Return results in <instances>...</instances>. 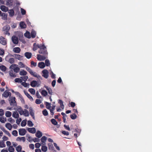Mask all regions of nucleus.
Listing matches in <instances>:
<instances>
[{
  "instance_id": "f257e3e1",
  "label": "nucleus",
  "mask_w": 152,
  "mask_h": 152,
  "mask_svg": "<svg viewBox=\"0 0 152 152\" xmlns=\"http://www.w3.org/2000/svg\"><path fill=\"white\" fill-rule=\"evenodd\" d=\"M39 49L38 52L40 54H42L48 57V52L46 46L44 44H41V45L39 47Z\"/></svg>"
},
{
  "instance_id": "f03ea898",
  "label": "nucleus",
  "mask_w": 152,
  "mask_h": 152,
  "mask_svg": "<svg viewBox=\"0 0 152 152\" xmlns=\"http://www.w3.org/2000/svg\"><path fill=\"white\" fill-rule=\"evenodd\" d=\"M12 56L11 54L7 56L5 58V60L11 64H13L14 62V59L13 58H10V57Z\"/></svg>"
},
{
  "instance_id": "7ed1b4c3",
  "label": "nucleus",
  "mask_w": 152,
  "mask_h": 152,
  "mask_svg": "<svg viewBox=\"0 0 152 152\" xmlns=\"http://www.w3.org/2000/svg\"><path fill=\"white\" fill-rule=\"evenodd\" d=\"M15 100V98L14 97L10 98L9 101L11 106L13 107L16 105L17 104Z\"/></svg>"
},
{
  "instance_id": "20e7f679",
  "label": "nucleus",
  "mask_w": 152,
  "mask_h": 152,
  "mask_svg": "<svg viewBox=\"0 0 152 152\" xmlns=\"http://www.w3.org/2000/svg\"><path fill=\"white\" fill-rule=\"evenodd\" d=\"M3 31H5V34H7L9 36L10 35V33L9 32V31L10 29V26L8 25H7L4 26L3 28Z\"/></svg>"
},
{
  "instance_id": "39448f33",
  "label": "nucleus",
  "mask_w": 152,
  "mask_h": 152,
  "mask_svg": "<svg viewBox=\"0 0 152 152\" xmlns=\"http://www.w3.org/2000/svg\"><path fill=\"white\" fill-rule=\"evenodd\" d=\"M48 57L44 55L37 54V59L39 61H44Z\"/></svg>"
},
{
  "instance_id": "423d86ee",
  "label": "nucleus",
  "mask_w": 152,
  "mask_h": 152,
  "mask_svg": "<svg viewBox=\"0 0 152 152\" xmlns=\"http://www.w3.org/2000/svg\"><path fill=\"white\" fill-rule=\"evenodd\" d=\"M0 43L3 45H5L7 44L6 40L2 36L0 37Z\"/></svg>"
},
{
  "instance_id": "0eeeda50",
  "label": "nucleus",
  "mask_w": 152,
  "mask_h": 152,
  "mask_svg": "<svg viewBox=\"0 0 152 152\" xmlns=\"http://www.w3.org/2000/svg\"><path fill=\"white\" fill-rule=\"evenodd\" d=\"M43 75L42 76L45 78H47L48 77V72L46 69L43 70L42 72Z\"/></svg>"
},
{
  "instance_id": "6e6552de",
  "label": "nucleus",
  "mask_w": 152,
  "mask_h": 152,
  "mask_svg": "<svg viewBox=\"0 0 152 152\" xmlns=\"http://www.w3.org/2000/svg\"><path fill=\"white\" fill-rule=\"evenodd\" d=\"M26 131L24 129H20L19 130V133L20 135L21 136L24 135L26 133Z\"/></svg>"
},
{
  "instance_id": "1a4fd4ad",
  "label": "nucleus",
  "mask_w": 152,
  "mask_h": 152,
  "mask_svg": "<svg viewBox=\"0 0 152 152\" xmlns=\"http://www.w3.org/2000/svg\"><path fill=\"white\" fill-rule=\"evenodd\" d=\"M12 39L13 42L15 44H18V38L15 36H13L12 38Z\"/></svg>"
},
{
  "instance_id": "9d476101",
  "label": "nucleus",
  "mask_w": 152,
  "mask_h": 152,
  "mask_svg": "<svg viewBox=\"0 0 152 152\" xmlns=\"http://www.w3.org/2000/svg\"><path fill=\"white\" fill-rule=\"evenodd\" d=\"M27 130L29 132L32 134H34L36 132V129L34 127L28 128Z\"/></svg>"
},
{
  "instance_id": "9b49d317",
  "label": "nucleus",
  "mask_w": 152,
  "mask_h": 152,
  "mask_svg": "<svg viewBox=\"0 0 152 152\" xmlns=\"http://www.w3.org/2000/svg\"><path fill=\"white\" fill-rule=\"evenodd\" d=\"M6 5L8 7L12 6L13 5V0H7Z\"/></svg>"
},
{
  "instance_id": "f8f14e48",
  "label": "nucleus",
  "mask_w": 152,
  "mask_h": 152,
  "mask_svg": "<svg viewBox=\"0 0 152 152\" xmlns=\"http://www.w3.org/2000/svg\"><path fill=\"white\" fill-rule=\"evenodd\" d=\"M41 44L37 45L36 43H35L33 44V50L34 51L36 50L38 48H39V47L41 46Z\"/></svg>"
},
{
  "instance_id": "ddd939ff",
  "label": "nucleus",
  "mask_w": 152,
  "mask_h": 152,
  "mask_svg": "<svg viewBox=\"0 0 152 152\" xmlns=\"http://www.w3.org/2000/svg\"><path fill=\"white\" fill-rule=\"evenodd\" d=\"M0 9L2 11L4 12H7L8 10V7H6L4 5L1 6L0 7Z\"/></svg>"
},
{
  "instance_id": "4468645a",
  "label": "nucleus",
  "mask_w": 152,
  "mask_h": 152,
  "mask_svg": "<svg viewBox=\"0 0 152 152\" xmlns=\"http://www.w3.org/2000/svg\"><path fill=\"white\" fill-rule=\"evenodd\" d=\"M24 55L27 58L29 59L31 57L32 54L31 53L26 52L25 53Z\"/></svg>"
},
{
  "instance_id": "2eb2a0df",
  "label": "nucleus",
  "mask_w": 152,
  "mask_h": 152,
  "mask_svg": "<svg viewBox=\"0 0 152 152\" xmlns=\"http://www.w3.org/2000/svg\"><path fill=\"white\" fill-rule=\"evenodd\" d=\"M35 136L38 138H40L42 136V133L40 131H37L35 134Z\"/></svg>"
},
{
  "instance_id": "dca6fc26",
  "label": "nucleus",
  "mask_w": 152,
  "mask_h": 152,
  "mask_svg": "<svg viewBox=\"0 0 152 152\" xmlns=\"http://www.w3.org/2000/svg\"><path fill=\"white\" fill-rule=\"evenodd\" d=\"M37 84V82L35 80H33L31 82L30 85L32 87H35Z\"/></svg>"
},
{
  "instance_id": "f3484780",
  "label": "nucleus",
  "mask_w": 152,
  "mask_h": 152,
  "mask_svg": "<svg viewBox=\"0 0 152 152\" xmlns=\"http://www.w3.org/2000/svg\"><path fill=\"white\" fill-rule=\"evenodd\" d=\"M38 66L40 68L42 69L45 66V64L43 62H39L38 64Z\"/></svg>"
},
{
  "instance_id": "a211bd4d",
  "label": "nucleus",
  "mask_w": 152,
  "mask_h": 152,
  "mask_svg": "<svg viewBox=\"0 0 152 152\" xmlns=\"http://www.w3.org/2000/svg\"><path fill=\"white\" fill-rule=\"evenodd\" d=\"M19 74L21 76H25L27 75V72L26 71L23 69L20 72Z\"/></svg>"
},
{
  "instance_id": "6ab92c4d",
  "label": "nucleus",
  "mask_w": 152,
  "mask_h": 152,
  "mask_svg": "<svg viewBox=\"0 0 152 152\" xmlns=\"http://www.w3.org/2000/svg\"><path fill=\"white\" fill-rule=\"evenodd\" d=\"M8 13L9 14V16L10 17H12L14 15V11L13 10L11 9L8 10Z\"/></svg>"
},
{
  "instance_id": "aec40b11",
  "label": "nucleus",
  "mask_w": 152,
  "mask_h": 152,
  "mask_svg": "<svg viewBox=\"0 0 152 152\" xmlns=\"http://www.w3.org/2000/svg\"><path fill=\"white\" fill-rule=\"evenodd\" d=\"M16 59H18L19 60H22L23 56H20L18 54H15L14 55Z\"/></svg>"
},
{
  "instance_id": "412c9836",
  "label": "nucleus",
  "mask_w": 152,
  "mask_h": 152,
  "mask_svg": "<svg viewBox=\"0 0 152 152\" xmlns=\"http://www.w3.org/2000/svg\"><path fill=\"white\" fill-rule=\"evenodd\" d=\"M13 51L15 53H19L20 51V49L19 47H16L13 48Z\"/></svg>"
},
{
  "instance_id": "4be33fe9",
  "label": "nucleus",
  "mask_w": 152,
  "mask_h": 152,
  "mask_svg": "<svg viewBox=\"0 0 152 152\" xmlns=\"http://www.w3.org/2000/svg\"><path fill=\"white\" fill-rule=\"evenodd\" d=\"M20 27L22 28H24L26 27V25L24 22H21L20 23Z\"/></svg>"
},
{
  "instance_id": "5701e85b",
  "label": "nucleus",
  "mask_w": 152,
  "mask_h": 152,
  "mask_svg": "<svg viewBox=\"0 0 152 152\" xmlns=\"http://www.w3.org/2000/svg\"><path fill=\"white\" fill-rule=\"evenodd\" d=\"M31 75L34 77H37L38 78L42 79V77L39 75H37V73L35 72H34L33 71V73L32 74H31Z\"/></svg>"
},
{
  "instance_id": "b1692460",
  "label": "nucleus",
  "mask_w": 152,
  "mask_h": 152,
  "mask_svg": "<svg viewBox=\"0 0 152 152\" xmlns=\"http://www.w3.org/2000/svg\"><path fill=\"white\" fill-rule=\"evenodd\" d=\"M7 119L6 118L4 117H0V122L2 123H4L6 121Z\"/></svg>"
},
{
  "instance_id": "393cba45",
  "label": "nucleus",
  "mask_w": 152,
  "mask_h": 152,
  "mask_svg": "<svg viewBox=\"0 0 152 152\" xmlns=\"http://www.w3.org/2000/svg\"><path fill=\"white\" fill-rule=\"evenodd\" d=\"M29 111L30 112V115L33 117V118L34 119V113L33 112L32 109L31 107H30L29 109Z\"/></svg>"
},
{
  "instance_id": "a878e982",
  "label": "nucleus",
  "mask_w": 152,
  "mask_h": 152,
  "mask_svg": "<svg viewBox=\"0 0 152 152\" xmlns=\"http://www.w3.org/2000/svg\"><path fill=\"white\" fill-rule=\"evenodd\" d=\"M11 94L10 92L5 91L3 94V95L5 97H7L10 94Z\"/></svg>"
},
{
  "instance_id": "bb28decb",
  "label": "nucleus",
  "mask_w": 152,
  "mask_h": 152,
  "mask_svg": "<svg viewBox=\"0 0 152 152\" xmlns=\"http://www.w3.org/2000/svg\"><path fill=\"white\" fill-rule=\"evenodd\" d=\"M36 34V32L33 30H32L31 32V37L33 38L35 37Z\"/></svg>"
},
{
  "instance_id": "cd10ccee",
  "label": "nucleus",
  "mask_w": 152,
  "mask_h": 152,
  "mask_svg": "<svg viewBox=\"0 0 152 152\" xmlns=\"http://www.w3.org/2000/svg\"><path fill=\"white\" fill-rule=\"evenodd\" d=\"M6 127L9 129V130H11L12 128V126L11 124L9 123H7L6 124Z\"/></svg>"
},
{
  "instance_id": "c85d7f7f",
  "label": "nucleus",
  "mask_w": 152,
  "mask_h": 152,
  "mask_svg": "<svg viewBox=\"0 0 152 152\" xmlns=\"http://www.w3.org/2000/svg\"><path fill=\"white\" fill-rule=\"evenodd\" d=\"M24 92L25 94L27 96V97L31 100V99L32 101L33 100V99L32 97L26 91H24Z\"/></svg>"
},
{
  "instance_id": "c756f323",
  "label": "nucleus",
  "mask_w": 152,
  "mask_h": 152,
  "mask_svg": "<svg viewBox=\"0 0 152 152\" xmlns=\"http://www.w3.org/2000/svg\"><path fill=\"white\" fill-rule=\"evenodd\" d=\"M12 116L15 118H18L19 117L18 113L16 111L14 112L12 114Z\"/></svg>"
},
{
  "instance_id": "7c9ffc66",
  "label": "nucleus",
  "mask_w": 152,
  "mask_h": 152,
  "mask_svg": "<svg viewBox=\"0 0 152 152\" xmlns=\"http://www.w3.org/2000/svg\"><path fill=\"white\" fill-rule=\"evenodd\" d=\"M47 139V138L45 136H43L42 138L41 139V142L42 143H44V144H43L44 145L45 144V142H46Z\"/></svg>"
},
{
  "instance_id": "2f4dec72",
  "label": "nucleus",
  "mask_w": 152,
  "mask_h": 152,
  "mask_svg": "<svg viewBox=\"0 0 152 152\" xmlns=\"http://www.w3.org/2000/svg\"><path fill=\"white\" fill-rule=\"evenodd\" d=\"M58 103L60 104V107L62 109H64V106L63 104V102L61 99H59L58 101Z\"/></svg>"
},
{
  "instance_id": "473e14b6",
  "label": "nucleus",
  "mask_w": 152,
  "mask_h": 152,
  "mask_svg": "<svg viewBox=\"0 0 152 152\" xmlns=\"http://www.w3.org/2000/svg\"><path fill=\"white\" fill-rule=\"evenodd\" d=\"M48 149L49 150L53 151L54 149V148L53 147V145L52 143H48Z\"/></svg>"
},
{
  "instance_id": "72a5a7b5",
  "label": "nucleus",
  "mask_w": 152,
  "mask_h": 152,
  "mask_svg": "<svg viewBox=\"0 0 152 152\" xmlns=\"http://www.w3.org/2000/svg\"><path fill=\"white\" fill-rule=\"evenodd\" d=\"M9 75L11 77L14 78L16 77V75L15 74L13 73V72L12 70H11L9 72Z\"/></svg>"
},
{
  "instance_id": "f704fd0d",
  "label": "nucleus",
  "mask_w": 152,
  "mask_h": 152,
  "mask_svg": "<svg viewBox=\"0 0 152 152\" xmlns=\"http://www.w3.org/2000/svg\"><path fill=\"white\" fill-rule=\"evenodd\" d=\"M23 114L25 116H28L29 115V112L26 109H25L23 111Z\"/></svg>"
},
{
  "instance_id": "c9c22d12",
  "label": "nucleus",
  "mask_w": 152,
  "mask_h": 152,
  "mask_svg": "<svg viewBox=\"0 0 152 152\" xmlns=\"http://www.w3.org/2000/svg\"><path fill=\"white\" fill-rule=\"evenodd\" d=\"M45 103L46 105V108L50 110L51 107L50 103L47 102H45Z\"/></svg>"
},
{
  "instance_id": "e433bc0d",
  "label": "nucleus",
  "mask_w": 152,
  "mask_h": 152,
  "mask_svg": "<svg viewBox=\"0 0 152 152\" xmlns=\"http://www.w3.org/2000/svg\"><path fill=\"white\" fill-rule=\"evenodd\" d=\"M51 122L53 124L55 125H56L58 124L57 122L54 118H53L51 119Z\"/></svg>"
},
{
  "instance_id": "4c0bfd02",
  "label": "nucleus",
  "mask_w": 152,
  "mask_h": 152,
  "mask_svg": "<svg viewBox=\"0 0 152 152\" xmlns=\"http://www.w3.org/2000/svg\"><path fill=\"white\" fill-rule=\"evenodd\" d=\"M0 69L3 72H5L7 68L4 65H1L0 66Z\"/></svg>"
},
{
  "instance_id": "58836bf2",
  "label": "nucleus",
  "mask_w": 152,
  "mask_h": 152,
  "mask_svg": "<svg viewBox=\"0 0 152 152\" xmlns=\"http://www.w3.org/2000/svg\"><path fill=\"white\" fill-rule=\"evenodd\" d=\"M18 111L20 115H22L23 114V111L21 107H20V108H18Z\"/></svg>"
},
{
  "instance_id": "ea45409f",
  "label": "nucleus",
  "mask_w": 152,
  "mask_h": 152,
  "mask_svg": "<svg viewBox=\"0 0 152 152\" xmlns=\"http://www.w3.org/2000/svg\"><path fill=\"white\" fill-rule=\"evenodd\" d=\"M70 117L72 119H75L77 117V116L76 114L75 113H73L72 114H71L70 115Z\"/></svg>"
},
{
  "instance_id": "a19ab883",
  "label": "nucleus",
  "mask_w": 152,
  "mask_h": 152,
  "mask_svg": "<svg viewBox=\"0 0 152 152\" xmlns=\"http://www.w3.org/2000/svg\"><path fill=\"white\" fill-rule=\"evenodd\" d=\"M12 115L11 112L9 111H7L5 113V115L7 117H10Z\"/></svg>"
},
{
  "instance_id": "79ce46f5",
  "label": "nucleus",
  "mask_w": 152,
  "mask_h": 152,
  "mask_svg": "<svg viewBox=\"0 0 152 152\" xmlns=\"http://www.w3.org/2000/svg\"><path fill=\"white\" fill-rule=\"evenodd\" d=\"M15 81L16 83H21L22 82V80L20 78H16L15 79Z\"/></svg>"
},
{
  "instance_id": "37998d69",
  "label": "nucleus",
  "mask_w": 152,
  "mask_h": 152,
  "mask_svg": "<svg viewBox=\"0 0 152 152\" xmlns=\"http://www.w3.org/2000/svg\"><path fill=\"white\" fill-rule=\"evenodd\" d=\"M8 150L10 152H14L15 151L14 148L12 146H9Z\"/></svg>"
},
{
  "instance_id": "c03bdc74",
  "label": "nucleus",
  "mask_w": 152,
  "mask_h": 152,
  "mask_svg": "<svg viewBox=\"0 0 152 152\" xmlns=\"http://www.w3.org/2000/svg\"><path fill=\"white\" fill-rule=\"evenodd\" d=\"M41 94L42 95L44 96H46L48 94L47 92L45 90H42L41 92Z\"/></svg>"
},
{
  "instance_id": "a18cd8bd",
  "label": "nucleus",
  "mask_w": 152,
  "mask_h": 152,
  "mask_svg": "<svg viewBox=\"0 0 152 152\" xmlns=\"http://www.w3.org/2000/svg\"><path fill=\"white\" fill-rule=\"evenodd\" d=\"M21 84L22 86H23L25 87H28L29 86V84L27 83H26L25 82H22L21 83Z\"/></svg>"
},
{
  "instance_id": "49530a36",
  "label": "nucleus",
  "mask_w": 152,
  "mask_h": 152,
  "mask_svg": "<svg viewBox=\"0 0 152 152\" xmlns=\"http://www.w3.org/2000/svg\"><path fill=\"white\" fill-rule=\"evenodd\" d=\"M25 68L26 70L29 72L30 74L33 73V71L30 68L27 66H26Z\"/></svg>"
},
{
  "instance_id": "de8ad7c7",
  "label": "nucleus",
  "mask_w": 152,
  "mask_h": 152,
  "mask_svg": "<svg viewBox=\"0 0 152 152\" xmlns=\"http://www.w3.org/2000/svg\"><path fill=\"white\" fill-rule=\"evenodd\" d=\"M21 150L22 147L20 145H18L16 148V150L18 152H20Z\"/></svg>"
},
{
  "instance_id": "09e8293b",
  "label": "nucleus",
  "mask_w": 152,
  "mask_h": 152,
  "mask_svg": "<svg viewBox=\"0 0 152 152\" xmlns=\"http://www.w3.org/2000/svg\"><path fill=\"white\" fill-rule=\"evenodd\" d=\"M28 91L30 92L32 94H34L35 93V90L32 88H29Z\"/></svg>"
},
{
  "instance_id": "8fccbe9b",
  "label": "nucleus",
  "mask_w": 152,
  "mask_h": 152,
  "mask_svg": "<svg viewBox=\"0 0 152 152\" xmlns=\"http://www.w3.org/2000/svg\"><path fill=\"white\" fill-rule=\"evenodd\" d=\"M44 116H47L48 115V113L46 109H45L43 110L42 111V112Z\"/></svg>"
},
{
  "instance_id": "3c124183",
  "label": "nucleus",
  "mask_w": 152,
  "mask_h": 152,
  "mask_svg": "<svg viewBox=\"0 0 152 152\" xmlns=\"http://www.w3.org/2000/svg\"><path fill=\"white\" fill-rule=\"evenodd\" d=\"M18 64L21 68H25L26 67L25 65L21 62H19Z\"/></svg>"
},
{
  "instance_id": "603ef678",
  "label": "nucleus",
  "mask_w": 152,
  "mask_h": 152,
  "mask_svg": "<svg viewBox=\"0 0 152 152\" xmlns=\"http://www.w3.org/2000/svg\"><path fill=\"white\" fill-rule=\"evenodd\" d=\"M42 151L44 152H46L47 150V147L45 145L42 146L41 148Z\"/></svg>"
},
{
  "instance_id": "864d4df0",
  "label": "nucleus",
  "mask_w": 152,
  "mask_h": 152,
  "mask_svg": "<svg viewBox=\"0 0 152 152\" xmlns=\"http://www.w3.org/2000/svg\"><path fill=\"white\" fill-rule=\"evenodd\" d=\"M28 125L29 126L32 127L33 126L34 124L31 121L29 120L28 121Z\"/></svg>"
},
{
  "instance_id": "5fc2aeb1",
  "label": "nucleus",
  "mask_w": 152,
  "mask_h": 152,
  "mask_svg": "<svg viewBox=\"0 0 152 152\" xmlns=\"http://www.w3.org/2000/svg\"><path fill=\"white\" fill-rule=\"evenodd\" d=\"M26 124V121L25 120H23L21 123V126H25Z\"/></svg>"
},
{
  "instance_id": "6e6d98bb",
  "label": "nucleus",
  "mask_w": 152,
  "mask_h": 152,
  "mask_svg": "<svg viewBox=\"0 0 152 152\" xmlns=\"http://www.w3.org/2000/svg\"><path fill=\"white\" fill-rule=\"evenodd\" d=\"M24 35L27 38H31V37H30V33L28 31L26 32V33L24 34Z\"/></svg>"
},
{
  "instance_id": "4d7b16f0",
  "label": "nucleus",
  "mask_w": 152,
  "mask_h": 152,
  "mask_svg": "<svg viewBox=\"0 0 152 152\" xmlns=\"http://www.w3.org/2000/svg\"><path fill=\"white\" fill-rule=\"evenodd\" d=\"M47 66H49L50 65L49 61L48 59H46L45 61V65Z\"/></svg>"
},
{
  "instance_id": "13d9d810",
  "label": "nucleus",
  "mask_w": 152,
  "mask_h": 152,
  "mask_svg": "<svg viewBox=\"0 0 152 152\" xmlns=\"http://www.w3.org/2000/svg\"><path fill=\"white\" fill-rule=\"evenodd\" d=\"M12 134L15 136H18V132L16 130H14L12 132Z\"/></svg>"
},
{
  "instance_id": "bf43d9fd",
  "label": "nucleus",
  "mask_w": 152,
  "mask_h": 152,
  "mask_svg": "<svg viewBox=\"0 0 152 152\" xmlns=\"http://www.w3.org/2000/svg\"><path fill=\"white\" fill-rule=\"evenodd\" d=\"M15 93L16 95L18 96L20 98H21V99L23 98L22 96L20 94L19 92L16 91L15 92Z\"/></svg>"
},
{
  "instance_id": "052dcab7",
  "label": "nucleus",
  "mask_w": 152,
  "mask_h": 152,
  "mask_svg": "<svg viewBox=\"0 0 152 152\" xmlns=\"http://www.w3.org/2000/svg\"><path fill=\"white\" fill-rule=\"evenodd\" d=\"M17 65L16 64H12L10 66V68L12 69H13V70L15 69L17 67Z\"/></svg>"
},
{
  "instance_id": "680f3d73",
  "label": "nucleus",
  "mask_w": 152,
  "mask_h": 152,
  "mask_svg": "<svg viewBox=\"0 0 152 152\" xmlns=\"http://www.w3.org/2000/svg\"><path fill=\"white\" fill-rule=\"evenodd\" d=\"M24 81L26 82V81L27 79H28V77L27 76H24L20 77Z\"/></svg>"
},
{
  "instance_id": "e2e57ef3",
  "label": "nucleus",
  "mask_w": 152,
  "mask_h": 152,
  "mask_svg": "<svg viewBox=\"0 0 152 152\" xmlns=\"http://www.w3.org/2000/svg\"><path fill=\"white\" fill-rule=\"evenodd\" d=\"M5 146V145L4 142H3L0 141V147L1 148H3Z\"/></svg>"
},
{
  "instance_id": "0e129e2a",
  "label": "nucleus",
  "mask_w": 152,
  "mask_h": 152,
  "mask_svg": "<svg viewBox=\"0 0 152 152\" xmlns=\"http://www.w3.org/2000/svg\"><path fill=\"white\" fill-rule=\"evenodd\" d=\"M4 51L2 49L0 48V55H4Z\"/></svg>"
},
{
  "instance_id": "69168bd1",
  "label": "nucleus",
  "mask_w": 152,
  "mask_h": 152,
  "mask_svg": "<svg viewBox=\"0 0 152 152\" xmlns=\"http://www.w3.org/2000/svg\"><path fill=\"white\" fill-rule=\"evenodd\" d=\"M61 132L63 134L67 136L69 134V132H68L65 131H63Z\"/></svg>"
},
{
  "instance_id": "338daca9",
  "label": "nucleus",
  "mask_w": 152,
  "mask_h": 152,
  "mask_svg": "<svg viewBox=\"0 0 152 152\" xmlns=\"http://www.w3.org/2000/svg\"><path fill=\"white\" fill-rule=\"evenodd\" d=\"M20 10L21 14L22 15H24L26 14V11L24 9L21 8Z\"/></svg>"
},
{
  "instance_id": "774afa93",
  "label": "nucleus",
  "mask_w": 152,
  "mask_h": 152,
  "mask_svg": "<svg viewBox=\"0 0 152 152\" xmlns=\"http://www.w3.org/2000/svg\"><path fill=\"white\" fill-rule=\"evenodd\" d=\"M8 121L10 122L12 124H13L15 122V121L14 120L12 119V118H10L8 119Z\"/></svg>"
}]
</instances>
